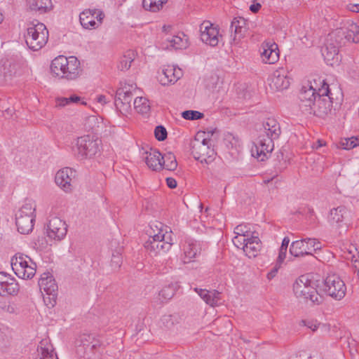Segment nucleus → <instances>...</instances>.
Here are the masks:
<instances>
[{"label": "nucleus", "mask_w": 359, "mask_h": 359, "mask_svg": "<svg viewBox=\"0 0 359 359\" xmlns=\"http://www.w3.org/2000/svg\"><path fill=\"white\" fill-rule=\"evenodd\" d=\"M96 13V9H86L80 13L79 20L84 29H95L98 27L94 16Z\"/></svg>", "instance_id": "nucleus-23"}, {"label": "nucleus", "mask_w": 359, "mask_h": 359, "mask_svg": "<svg viewBox=\"0 0 359 359\" xmlns=\"http://www.w3.org/2000/svg\"><path fill=\"white\" fill-rule=\"evenodd\" d=\"M154 135L158 141H163L167 138L168 133L165 128L160 125L155 128Z\"/></svg>", "instance_id": "nucleus-46"}, {"label": "nucleus", "mask_w": 359, "mask_h": 359, "mask_svg": "<svg viewBox=\"0 0 359 359\" xmlns=\"http://www.w3.org/2000/svg\"><path fill=\"white\" fill-rule=\"evenodd\" d=\"M101 140L90 135L78 137L76 144L73 147L74 156L79 160L90 158L100 151Z\"/></svg>", "instance_id": "nucleus-5"}, {"label": "nucleus", "mask_w": 359, "mask_h": 359, "mask_svg": "<svg viewBox=\"0 0 359 359\" xmlns=\"http://www.w3.org/2000/svg\"><path fill=\"white\" fill-rule=\"evenodd\" d=\"M135 57V53L133 50H128L121 57L119 64L118 65V69L121 71H126L130 69L131 63Z\"/></svg>", "instance_id": "nucleus-34"}, {"label": "nucleus", "mask_w": 359, "mask_h": 359, "mask_svg": "<svg viewBox=\"0 0 359 359\" xmlns=\"http://www.w3.org/2000/svg\"><path fill=\"white\" fill-rule=\"evenodd\" d=\"M246 20L241 17L234 18L231 22L230 26V30L231 32H234L233 39H236L238 37H241L245 31Z\"/></svg>", "instance_id": "nucleus-30"}, {"label": "nucleus", "mask_w": 359, "mask_h": 359, "mask_svg": "<svg viewBox=\"0 0 359 359\" xmlns=\"http://www.w3.org/2000/svg\"><path fill=\"white\" fill-rule=\"evenodd\" d=\"M175 67H168L163 69V76L161 77V83L163 86L172 83V76H174Z\"/></svg>", "instance_id": "nucleus-40"}, {"label": "nucleus", "mask_w": 359, "mask_h": 359, "mask_svg": "<svg viewBox=\"0 0 359 359\" xmlns=\"http://www.w3.org/2000/svg\"><path fill=\"white\" fill-rule=\"evenodd\" d=\"M318 98V90L313 87H310L309 89L302 90L300 93V107L304 111H306V108L311 107L313 102V100Z\"/></svg>", "instance_id": "nucleus-25"}, {"label": "nucleus", "mask_w": 359, "mask_h": 359, "mask_svg": "<svg viewBox=\"0 0 359 359\" xmlns=\"http://www.w3.org/2000/svg\"><path fill=\"white\" fill-rule=\"evenodd\" d=\"M261 57L266 64H274L279 59L278 45L274 42H264L262 44Z\"/></svg>", "instance_id": "nucleus-17"}, {"label": "nucleus", "mask_w": 359, "mask_h": 359, "mask_svg": "<svg viewBox=\"0 0 359 359\" xmlns=\"http://www.w3.org/2000/svg\"><path fill=\"white\" fill-rule=\"evenodd\" d=\"M101 346V342L99 339L95 338V336H93V339L91 340L90 344V349L89 351H93L94 350L97 349L98 347Z\"/></svg>", "instance_id": "nucleus-54"}, {"label": "nucleus", "mask_w": 359, "mask_h": 359, "mask_svg": "<svg viewBox=\"0 0 359 359\" xmlns=\"http://www.w3.org/2000/svg\"><path fill=\"white\" fill-rule=\"evenodd\" d=\"M302 323L313 332L316 331L320 327H325L324 324L318 323L316 321L313 320H302Z\"/></svg>", "instance_id": "nucleus-50"}, {"label": "nucleus", "mask_w": 359, "mask_h": 359, "mask_svg": "<svg viewBox=\"0 0 359 359\" xmlns=\"http://www.w3.org/2000/svg\"><path fill=\"white\" fill-rule=\"evenodd\" d=\"M39 287L41 292L48 297L43 296V301L47 305L54 306L57 296V285L53 276L50 273H43L39 280Z\"/></svg>", "instance_id": "nucleus-10"}, {"label": "nucleus", "mask_w": 359, "mask_h": 359, "mask_svg": "<svg viewBox=\"0 0 359 359\" xmlns=\"http://www.w3.org/2000/svg\"><path fill=\"white\" fill-rule=\"evenodd\" d=\"M289 243H290V238L286 236L283 239V241H282L280 248H281L282 250H287Z\"/></svg>", "instance_id": "nucleus-60"}, {"label": "nucleus", "mask_w": 359, "mask_h": 359, "mask_svg": "<svg viewBox=\"0 0 359 359\" xmlns=\"http://www.w3.org/2000/svg\"><path fill=\"white\" fill-rule=\"evenodd\" d=\"M97 100L100 103H106V97L104 95H100L97 97Z\"/></svg>", "instance_id": "nucleus-64"}, {"label": "nucleus", "mask_w": 359, "mask_h": 359, "mask_svg": "<svg viewBox=\"0 0 359 359\" xmlns=\"http://www.w3.org/2000/svg\"><path fill=\"white\" fill-rule=\"evenodd\" d=\"M313 284L305 276H301L294 283L293 290L297 297H302L310 300L312 303L319 304L322 297L317 290L311 285Z\"/></svg>", "instance_id": "nucleus-8"}, {"label": "nucleus", "mask_w": 359, "mask_h": 359, "mask_svg": "<svg viewBox=\"0 0 359 359\" xmlns=\"http://www.w3.org/2000/svg\"><path fill=\"white\" fill-rule=\"evenodd\" d=\"M25 38L29 48L36 51L46 44L48 39V31L44 24L38 23L27 28Z\"/></svg>", "instance_id": "nucleus-6"}, {"label": "nucleus", "mask_w": 359, "mask_h": 359, "mask_svg": "<svg viewBox=\"0 0 359 359\" xmlns=\"http://www.w3.org/2000/svg\"><path fill=\"white\" fill-rule=\"evenodd\" d=\"M333 34L336 44L332 42L328 43L322 50L325 62L330 66L338 65L341 61V55L339 53V46H344L346 42L355 43L359 42V27L352 24L348 28L337 29Z\"/></svg>", "instance_id": "nucleus-2"}, {"label": "nucleus", "mask_w": 359, "mask_h": 359, "mask_svg": "<svg viewBox=\"0 0 359 359\" xmlns=\"http://www.w3.org/2000/svg\"><path fill=\"white\" fill-rule=\"evenodd\" d=\"M182 75V69L179 67H177V68L175 67L174 76H172V83H175V82H177V80L180 79Z\"/></svg>", "instance_id": "nucleus-57"}, {"label": "nucleus", "mask_w": 359, "mask_h": 359, "mask_svg": "<svg viewBox=\"0 0 359 359\" xmlns=\"http://www.w3.org/2000/svg\"><path fill=\"white\" fill-rule=\"evenodd\" d=\"M11 267L18 278L30 279L36 273V264L29 257L18 253L11 259Z\"/></svg>", "instance_id": "nucleus-7"}, {"label": "nucleus", "mask_w": 359, "mask_h": 359, "mask_svg": "<svg viewBox=\"0 0 359 359\" xmlns=\"http://www.w3.org/2000/svg\"><path fill=\"white\" fill-rule=\"evenodd\" d=\"M261 8V4L259 3H256L250 5V11L254 13H257Z\"/></svg>", "instance_id": "nucleus-59"}, {"label": "nucleus", "mask_w": 359, "mask_h": 359, "mask_svg": "<svg viewBox=\"0 0 359 359\" xmlns=\"http://www.w3.org/2000/svg\"><path fill=\"white\" fill-rule=\"evenodd\" d=\"M20 290L15 278L6 272H0V295H17Z\"/></svg>", "instance_id": "nucleus-14"}, {"label": "nucleus", "mask_w": 359, "mask_h": 359, "mask_svg": "<svg viewBox=\"0 0 359 359\" xmlns=\"http://www.w3.org/2000/svg\"><path fill=\"white\" fill-rule=\"evenodd\" d=\"M27 6L35 15L48 13L53 8L51 0H27Z\"/></svg>", "instance_id": "nucleus-19"}, {"label": "nucleus", "mask_w": 359, "mask_h": 359, "mask_svg": "<svg viewBox=\"0 0 359 359\" xmlns=\"http://www.w3.org/2000/svg\"><path fill=\"white\" fill-rule=\"evenodd\" d=\"M184 36H185L184 35ZM167 41L170 43V46L175 49H184L188 46L187 39L180 36H173L171 38H168Z\"/></svg>", "instance_id": "nucleus-37"}, {"label": "nucleus", "mask_w": 359, "mask_h": 359, "mask_svg": "<svg viewBox=\"0 0 359 359\" xmlns=\"http://www.w3.org/2000/svg\"><path fill=\"white\" fill-rule=\"evenodd\" d=\"M15 305L14 304H8L2 307V309L9 313H14L15 312Z\"/></svg>", "instance_id": "nucleus-56"}, {"label": "nucleus", "mask_w": 359, "mask_h": 359, "mask_svg": "<svg viewBox=\"0 0 359 359\" xmlns=\"http://www.w3.org/2000/svg\"><path fill=\"white\" fill-rule=\"evenodd\" d=\"M134 108L137 113L147 115L150 111L149 100L146 97H137L133 102Z\"/></svg>", "instance_id": "nucleus-33"}, {"label": "nucleus", "mask_w": 359, "mask_h": 359, "mask_svg": "<svg viewBox=\"0 0 359 359\" xmlns=\"http://www.w3.org/2000/svg\"><path fill=\"white\" fill-rule=\"evenodd\" d=\"M161 238L163 239V236H161V232H158L154 236H150L144 243V247L151 256H156L161 252L169 250V245L168 244L163 245Z\"/></svg>", "instance_id": "nucleus-16"}, {"label": "nucleus", "mask_w": 359, "mask_h": 359, "mask_svg": "<svg viewBox=\"0 0 359 359\" xmlns=\"http://www.w3.org/2000/svg\"><path fill=\"white\" fill-rule=\"evenodd\" d=\"M341 145L344 149H351L359 146V137L346 138L341 142Z\"/></svg>", "instance_id": "nucleus-44"}, {"label": "nucleus", "mask_w": 359, "mask_h": 359, "mask_svg": "<svg viewBox=\"0 0 359 359\" xmlns=\"http://www.w3.org/2000/svg\"><path fill=\"white\" fill-rule=\"evenodd\" d=\"M41 351V356L39 359H58L56 353L54 351L53 345L48 344L46 340H42L38 347V351Z\"/></svg>", "instance_id": "nucleus-29"}, {"label": "nucleus", "mask_w": 359, "mask_h": 359, "mask_svg": "<svg viewBox=\"0 0 359 359\" xmlns=\"http://www.w3.org/2000/svg\"><path fill=\"white\" fill-rule=\"evenodd\" d=\"M133 85H125L119 88L116 92L114 98V104L118 111L122 114H126L131 110V102L133 100V93L131 92Z\"/></svg>", "instance_id": "nucleus-11"}, {"label": "nucleus", "mask_w": 359, "mask_h": 359, "mask_svg": "<svg viewBox=\"0 0 359 359\" xmlns=\"http://www.w3.org/2000/svg\"><path fill=\"white\" fill-rule=\"evenodd\" d=\"M305 242L304 239L293 241L290 248V254L297 257L309 255V248Z\"/></svg>", "instance_id": "nucleus-27"}, {"label": "nucleus", "mask_w": 359, "mask_h": 359, "mask_svg": "<svg viewBox=\"0 0 359 359\" xmlns=\"http://www.w3.org/2000/svg\"><path fill=\"white\" fill-rule=\"evenodd\" d=\"M176 286L174 284H170L165 286L160 290L158 295L161 301H167L170 299L175 294Z\"/></svg>", "instance_id": "nucleus-38"}, {"label": "nucleus", "mask_w": 359, "mask_h": 359, "mask_svg": "<svg viewBox=\"0 0 359 359\" xmlns=\"http://www.w3.org/2000/svg\"><path fill=\"white\" fill-rule=\"evenodd\" d=\"M34 217H30V216L16 214L15 224L18 232L22 234H27L31 232L34 227Z\"/></svg>", "instance_id": "nucleus-22"}, {"label": "nucleus", "mask_w": 359, "mask_h": 359, "mask_svg": "<svg viewBox=\"0 0 359 359\" xmlns=\"http://www.w3.org/2000/svg\"><path fill=\"white\" fill-rule=\"evenodd\" d=\"M191 153L196 160L207 164L211 163L216 155L214 149L210 148V145L203 144H194Z\"/></svg>", "instance_id": "nucleus-15"}, {"label": "nucleus", "mask_w": 359, "mask_h": 359, "mask_svg": "<svg viewBox=\"0 0 359 359\" xmlns=\"http://www.w3.org/2000/svg\"><path fill=\"white\" fill-rule=\"evenodd\" d=\"M161 164L162 169H166L170 171L175 170L177 167V162L176 160V157L172 152H168L161 154Z\"/></svg>", "instance_id": "nucleus-32"}, {"label": "nucleus", "mask_w": 359, "mask_h": 359, "mask_svg": "<svg viewBox=\"0 0 359 359\" xmlns=\"http://www.w3.org/2000/svg\"><path fill=\"white\" fill-rule=\"evenodd\" d=\"M304 240H306V245L309 248V255L313 256V252L321 249V244L317 239L307 238H304Z\"/></svg>", "instance_id": "nucleus-45"}, {"label": "nucleus", "mask_w": 359, "mask_h": 359, "mask_svg": "<svg viewBox=\"0 0 359 359\" xmlns=\"http://www.w3.org/2000/svg\"><path fill=\"white\" fill-rule=\"evenodd\" d=\"M194 290L209 306L215 307L219 306L221 302V292L217 290H208L198 287H194Z\"/></svg>", "instance_id": "nucleus-18"}, {"label": "nucleus", "mask_w": 359, "mask_h": 359, "mask_svg": "<svg viewBox=\"0 0 359 359\" xmlns=\"http://www.w3.org/2000/svg\"><path fill=\"white\" fill-rule=\"evenodd\" d=\"M96 14H97V15H96V17H95V20L96 19L98 21L99 24H101L102 20H103V18L104 17V14L103 13L102 11H100L98 10H97Z\"/></svg>", "instance_id": "nucleus-62"}, {"label": "nucleus", "mask_w": 359, "mask_h": 359, "mask_svg": "<svg viewBox=\"0 0 359 359\" xmlns=\"http://www.w3.org/2000/svg\"><path fill=\"white\" fill-rule=\"evenodd\" d=\"M210 140L208 138H203L201 142H200L198 138H196V142H194V144H203L205 145H210Z\"/></svg>", "instance_id": "nucleus-63"}, {"label": "nucleus", "mask_w": 359, "mask_h": 359, "mask_svg": "<svg viewBox=\"0 0 359 359\" xmlns=\"http://www.w3.org/2000/svg\"><path fill=\"white\" fill-rule=\"evenodd\" d=\"M81 101V97L76 95H72L69 97H58L56 100L57 106L65 107L71 103H78Z\"/></svg>", "instance_id": "nucleus-42"}, {"label": "nucleus", "mask_w": 359, "mask_h": 359, "mask_svg": "<svg viewBox=\"0 0 359 359\" xmlns=\"http://www.w3.org/2000/svg\"><path fill=\"white\" fill-rule=\"evenodd\" d=\"M245 228V226H243V225H238L236 228H235V233H236L237 235H243V236H246V237H248V231L247 230H245L244 229Z\"/></svg>", "instance_id": "nucleus-52"}, {"label": "nucleus", "mask_w": 359, "mask_h": 359, "mask_svg": "<svg viewBox=\"0 0 359 359\" xmlns=\"http://www.w3.org/2000/svg\"><path fill=\"white\" fill-rule=\"evenodd\" d=\"M201 39L203 42L215 47L219 43V28L209 21H204L200 25Z\"/></svg>", "instance_id": "nucleus-13"}, {"label": "nucleus", "mask_w": 359, "mask_h": 359, "mask_svg": "<svg viewBox=\"0 0 359 359\" xmlns=\"http://www.w3.org/2000/svg\"><path fill=\"white\" fill-rule=\"evenodd\" d=\"M168 0H143L142 6L145 10L152 12L160 11Z\"/></svg>", "instance_id": "nucleus-35"}, {"label": "nucleus", "mask_w": 359, "mask_h": 359, "mask_svg": "<svg viewBox=\"0 0 359 359\" xmlns=\"http://www.w3.org/2000/svg\"><path fill=\"white\" fill-rule=\"evenodd\" d=\"M50 70L55 76L67 80L76 79L81 72L80 61L76 57L64 55H59L52 61Z\"/></svg>", "instance_id": "nucleus-3"}, {"label": "nucleus", "mask_w": 359, "mask_h": 359, "mask_svg": "<svg viewBox=\"0 0 359 359\" xmlns=\"http://www.w3.org/2000/svg\"><path fill=\"white\" fill-rule=\"evenodd\" d=\"M333 94L329 85L323 81V86L318 90V98L313 100L306 113L324 118L331 111L333 104Z\"/></svg>", "instance_id": "nucleus-4"}, {"label": "nucleus", "mask_w": 359, "mask_h": 359, "mask_svg": "<svg viewBox=\"0 0 359 359\" xmlns=\"http://www.w3.org/2000/svg\"><path fill=\"white\" fill-rule=\"evenodd\" d=\"M93 334H83L81 336V342L85 351H89L91 340L93 339Z\"/></svg>", "instance_id": "nucleus-48"}, {"label": "nucleus", "mask_w": 359, "mask_h": 359, "mask_svg": "<svg viewBox=\"0 0 359 359\" xmlns=\"http://www.w3.org/2000/svg\"><path fill=\"white\" fill-rule=\"evenodd\" d=\"M72 174L73 170L69 168H65L57 171L55 177V183L65 191H70Z\"/></svg>", "instance_id": "nucleus-20"}, {"label": "nucleus", "mask_w": 359, "mask_h": 359, "mask_svg": "<svg viewBox=\"0 0 359 359\" xmlns=\"http://www.w3.org/2000/svg\"><path fill=\"white\" fill-rule=\"evenodd\" d=\"M200 250L199 245L196 241L192 239L187 240L184 245V253L185 256L184 262L185 263L191 262L192 259L196 257L200 253Z\"/></svg>", "instance_id": "nucleus-26"}, {"label": "nucleus", "mask_w": 359, "mask_h": 359, "mask_svg": "<svg viewBox=\"0 0 359 359\" xmlns=\"http://www.w3.org/2000/svg\"><path fill=\"white\" fill-rule=\"evenodd\" d=\"M146 154L145 162L147 166L155 171L161 170V153L156 149H151L150 151L146 152Z\"/></svg>", "instance_id": "nucleus-24"}, {"label": "nucleus", "mask_w": 359, "mask_h": 359, "mask_svg": "<svg viewBox=\"0 0 359 359\" xmlns=\"http://www.w3.org/2000/svg\"><path fill=\"white\" fill-rule=\"evenodd\" d=\"M323 291L336 300L342 299L346 292L344 281L337 275H329L323 282Z\"/></svg>", "instance_id": "nucleus-9"}, {"label": "nucleus", "mask_w": 359, "mask_h": 359, "mask_svg": "<svg viewBox=\"0 0 359 359\" xmlns=\"http://www.w3.org/2000/svg\"><path fill=\"white\" fill-rule=\"evenodd\" d=\"M280 264L276 263V265L268 273V274H267L268 279L271 280V279L273 278L276 276L277 272H278V269H280Z\"/></svg>", "instance_id": "nucleus-53"}, {"label": "nucleus", "mask_w": 359, "mask_h": 359, "mask_svg": "<svg viewBox=\"0 0 359 359\" xmlns=\"http://www.w3.org/2000/svg\"><path fill=\"white\" fill-rule=\"evenodd\" d=\"M158 232H161V236H163V239L161 240L162 241L163 245H165V244H168L169 245V250L170 249L172 245L173 244V238L172 236V232H168L165 231L163 233V231L162 229H160Z\"/></svg>", "instance_id": "nucleus-49"}, {"label": "nucleus", "mask_w": 359, "mask_h": 359, "mask_svg": "<svg viewBox=\"0 0 359 359\" xmlns=\"http://www.w3.org/2000/svg\"><path fill=\"white\" fill-rule=\"evenodd\" d=\"M182 116L186 120H198L204 117V114L200 111L194 110H186L182 113Z\"/></svg>", "instance_id": "nucleus-43"}, {"label": "nucleus", "mask_w": 359, "mask_h": 359, "mask_svg": "<svg viewBox=\"0 0 359 359\" xmlns=\"http://www.w3.org/2000/svg\"><path fill=\"white\" fill-rule=\"evenodd\" d=\"M348 9L354 13H359V4H349L348 5Z\"/></svg>", "instance_id": "nucleus-61"}, {"label": "nucleus", "mask_w": 359, "mask_h": 359, "mask_svg": "<svg viewBox=\"0 0 359 359\" xmlns=\"http://www.w3.org/2000/svg\"><path fill=\"white\" fill-rule=\"evenodd\" d=\"M244 252L249 257H256L261 248L260 240L257 236H252L245 244Z\"/></svg>", "instance_id": "nucleus-28"}, {"label": "nucleus", "mask_w": 359, "mask_h": 359, "mask_svg": "<svg viewBox=\"0 0 359 359\" xmlns=\"http://www.w3.org/2000/svg\"><path fill=\"white\" fill-rule=\"evenodd\" d=\"M263 131L260 132L256 142L251 149L252 155L261 161L267 158L274 148L273 140L279 138L281 129L279 123L273 118H266L262 124Z\"/></svg>", "instance_id": "nucleus-1"}, {"label": "nucleus", "mask_w": 359, "mask_h": 359, "mask_svg": "<svg viewBox=\"0 0 359 359\" xmlns=\"http://www.w3.org/2000/svg\"><path fill=\"white\" fill-rule=\"evenodd\" d=\"M166 183L168 187L170 189H175L177 187V181L172 177H167Z\"/></svg>", "instance_id": "nucleus-58"}, {"label": "nucleus", "mask_w": 359, "mask_h": 359, "mask_svg": "<svg viewBox=\"0 0 359 359\" xmlns=\"http://www.w3.org/2000/svg\"><path fill=\"white\" fill-rule=\"evenodd\" d=\"M286 252H287V250H282L281 248L279 249L278 257L277 262H276L277 264H279L281 265V264L283 262V261L285 260V259L286 257Z\"/></svg>", "instance_id": "nucleus-55"}, {"label": "nucleus", "mask_w": 359, "mask_h": 359, "mask_svg": "<svg viewBox=\"0 0 359 359\" xmlns=\"http://www.w3.org/2000/svg\"><path fill=\"white\" fill-rule=\"evenodd\" d=\"M67 232V225L65 221L57 217H54L49 220L46 228V233L48 238L61 241L66 236Z\"/></svg>", "instance_id": "nucleus-12"}, {"label": "nucleus", "mask_w": 359, "mask_h": 359, "mask_svg": "<svg viewBox=\"0 0 359 359\" xmlns=\"http://www.w3.org/2000/svg\"><path fill=\"white\" fill-rule=\"evenodd\" d=\"M36 210L35 203L32 201H26L25 204L18 210V215H22L23 216H30V217H34V212Z\"/></svg>", "instance_id": "nucleus-36"}, {"label": "nucleus", "mask_w": 359, "mask_h": 359, "mask_svg": "<svg viewBox=\"0 0 359 359\" xmlns=\"http://www.w3.org/2000/svg\"><path fill=\"white\" fill-rule=\"evenodd\" d=\"M163 326L168 330H172L179 322V318L176 315H164L161 319Z\"/></svg>", "instance_id": "nucleus-39"}, {"label": "nucleus", "mask_w": 359, "mask_h": 359, "mask_svg": "<svg viewBox=\"0 0 359 359\" xmlns=\"http://www.w3.org/2000/svg\"><path fill=\"white\" fill-rule=\"evenodd\" d=\"M248 238V237L243 236V235H236L233 238L232 241L236 247L242 248L244 250L245 248V244L247 243Z\"/></svg>", "instance_id": "nucleus-47"}, {"label": "nucleus", "mask_w": 359, "mask_h": 359, "mask_svg": "<svg viewBox=\"0 0 359 359\" xmlns=\"http://www.w3.org/2000/svg\"><path fill=\"white\" fill-rule=\"evenodd\" d=\"M122 264V257L121 256V254L117 252L116 254H113L111 260V265L114 269H118Z\"/></svg>", "instance_id": "nucleus-51"}, {"label": "nucleus", "mask_w": 359, "mask_h": 359, "mask_svg": "<svg viewBox=\"0 0 359 359\" xmlns=\"http://www.w3.org/2000/svg\"><path fill=\"white\" fill-rule=\"evenodd\" d=\"M271 86L275 88L277 90H283L290 86V81L286 76L276 72L271 79Z\"/></svg>", "instance_id": "nucleus-31"}, {"label": "nucleus", "mask_w": 359, "mask_h": 359, "mask_svg": "<svg viewBox=\"0 0 359 359\" xmlns=\"http://www.w3.org/2000/svg\"><path fill=\"white\" fill-rule=\"evenodd\" d=\"M218 83H219V77L215 74L211 75L205 79V88L212 93H215V91H218L217 90Z\"/></svg>", "instance_id": "nucleus-41"}, {"label": "nucleus", "mask_w": 359, "mask_h": 359, "mask_svg": "<svg viewBox=\"0 0 359 359\" xmlns=\"http://www.w3.org/2000/svg\"><path fill=\"white\" fill-rule=\"evenodd\" d=\"M348 215V211L344 206L332 208L328 216V222L332 226L340 227Z\"/></svg>", "instance_id": "nucleus-21"}]
</instances>
